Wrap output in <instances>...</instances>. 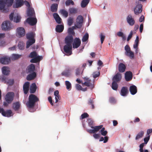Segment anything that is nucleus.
<instances>
[{
    "mask_svg": "<svg viewBox=\"0 0 152 152\" xmlns=\"http://www.w3.org/2000/svg\"><path fill=\"white\" fill-rule=\"evenodd\" d=\"M39 101L38 97L34 94H31L28 97V101L26 104V105L29 109L30 112H31L30 109L34 108L36 103Z\"/></svg>",
    "mask_w": 152,
    "mask_h": 152,
    "instance_id": "nucleus-1",
    "label": "nucleus"
},
{
    "mask_svg": "<svg viewBox=\"0 0 152 152\" xmlns=\"http://www.w3.org/2000/svg\"><path fill=\"white\" fill-rule=\"evenodd\" d=\"M14 0H0V10H2L4 12H8V7L11 6Z\"/></svg>",
    "mask_w": 152,
    "mask_h": 152,
    "instance_id": "nucleus-2",
    "label": "nucleus"
},
{
    "mask_svg": "<svg viewBox=\"0 0 152 152\" xmlns=\"http://www.w3.org/2000/svg\"><path fill=\"white\" fill-rule=\"evenodd\" d=\"M14 96V93L13 92H10L7 93L4 98L6 102H3L4 106L7 107L9 104L11 103L13 100Z\"/></svg>",
    "mask_w": 152,
    "mask_h": 152,
    "instance_id": "nucleus-3",
    "label": "nucleus"
},
{
    "mask_svg": "<svg viewBox=\"0 0 152 152\" xmlns=\"http://www.w3.org/2000/svg\"><path fill=\"white\" fill-rule=\"evenodd\" d=\"M85 82L82 83L83 86H86L90 87V88L92 89L94 87V86L93 82H91V80L88 78L86 77L83 78Z\"/></svg>",
    "mask_w": 152,
    "mask_h": 152,
    "instance_id": "nucleus-4",
    "label": "nucleus"
},
{
    "mask_svg": "<svg viewBox=\"0 0 152 152\" xmlns=\"http://www.w3.org/2000/svg\"><path fill=\"white\" fill-rule=\"evenodd\" d=\"M1 27L3 30L6 31L10 30L11 28L10 21L6 20L3 22L1 24Z\"/></svg>",
    "mask_w": 152,
    "mask_h": 152,
    "instance_id": "nucleus-5",
    "label": "nucleus"
},
{
    "mask_svg": "<svg viewBox=\"0 0 152 152\" xmlns=\"http://www.w3.org/2000/svg\"><path fill=\"white\" fill-rule=\"evenodd\" d=\"M125 50H126L125 54L126 56H129L131 59L134 58V53L131 50L130 48L128 45H127L125 46Z\"/></svg>",
    "mask_w": 152,
    "mask_h": 152,
    "instance_id": "nucleus-6",
    "label": "nucleus"
},
{
    "mask_svg": "<svg viewBox=\"0 0 152 152\" xmlns=\"http://www.w3.org/2000/svg\"><path fill=\"white\" fill-rule=\"evenodd\" d=\"M83 21V18L81 15H78L77 17L76 23L75 24V26L78 28H80L82 25Z\"/></svg>",
    "mask_w": 152,
    "mask_h": 152,
    "instance_id": "nucleus-7",
    "label": "nucleus"
},
{
    "mask_svg": "<svg viewBox=\"0 0 152 152\" xmlns=\"http://www.w3.org/2000/svg\"><path fill=\"white\" fill-rule=\"evenodd\" d=\"M11 61L10 57L8 56H5L0 58V63L3 64H8Z\"/></svg>",
    "mask_w": 152,
    "mask_h": 152,
    "instance_id": "nucleus-8",
    "label": "nucleus"
},
{
    "mask_svg": "<svg viewBox=\"0 0 152 152\" xmlns=\"http://www.w3.org/2000/svg\"><path fill=\"white\" fill-rule=\"evenodd\" d=\"M25 34V29L23 27H20L17 28L16 35L19 37H22L24 36Z\"/></svg>",
    "mask_w": 152,
    "mask_h": 152,
    "instance_id": "nucleus-9",
    "label": "nucleus"
},
{
    "mask_svg": "<svg viewBox=\"0 0 152 152\" xmlns=\"http://www.w3.org/2000/svg\"><path fill=\"white\" fill-rule=\"evenodd\" d=\"M72 45L66 44L64 47V52L68 54V56H69L72 54Z\"/></svg>",
    "mask_w": 152,
    "mask_h": 152,
    "instance_id": "nucleus-10",
    "label": "nucleus"
},
{
    "mask_svg": "<svg viewBox=\"0 0 152 152\" xmlns=\"http://www.w3.org/2000/svg\"><path fill=\"white\" fill-rule=\"evenodd\" d=\"M103 126L100 125L97 126H92L91 128L94 129H88L87 132L90 134L94 133L97 132L99 130L101 129Z\"/></svg>",
    "mask_w": 152,
    "mask_h": 152,
    "instance_id": "nucleus-11",
    "label": "nucleus"
},
{
    "mask_svg": "<svg viewBox=\"0 0 152 152\" xmlns=\"http://www.w3.org/2000/svg\"><path fill=\"white\" fill-rule=\"evenodd\" d=\"M81 41L80 39L78 38H75L72 43L73 48H77L80 45Z\"/></svg>",
    "mask_w": 152,
    "mask_h": 152,
    "instance_id": "nucleus-12",
    "label": "nucleus"
},
{
    "mask_svg": "<svg viewBox=\"0 0 152 152\" xmlns=\"http://www.w3.org/2000/svg\"><path fill=\"white\" fill-rule=\"evenodd\" d=\"M73 41V37L72 35H71L67 36L65 39V43L66 44L72 45Z\"/></svg>",
    "mask_w": 152,
    "mask_h": 152,
    "instance_id": "nucleus-13",
    "label": "nucleus"
},
{
    "mask_svg": "<svg viewBox=\"0 0 152 152\" xmlns=\"http://www.w3.org/2000/svg\"><path fill=\"white\" fill-rule=\"evenodd\" d=\"M26 22L30 25L33 26L37 23V19L36 18L29 17L27 18Z\"/></svg>",
    "mask_w": 152,
    "mask_h": 152,
    "instance_id": "nucleus-14",
    "label": "nucleus"
},
{
    "mask_svg": "<svg viewBox=\"0 0 152 152\" xmlns=\"http://www.w3.org/2000/svg\"><path fill=\"white\" fill-rule=\"evenodd\" d=\"M1 114L4 116L9 117L12 115V112L10 110H7L5 111L4 109H2Z\"/></svg>",
    "mask_w": 152,
    "mask_h": 152,
    "instance_id": "nucleus-15",
    "label": "nucleus"
},
{
    "mask_svg": "<svg viewBox=\"0 0 152 152\" xmlns=\"http://www.w3.org/2000/svg\"><path fill=\"white\" fill-rule=\"evenodd\" d=\"M132 74L131 71H127L125 74V78L127 81L131 80L132 78Z\"/></svg>",
    "mask_w": 152,
    "mask_h": 152,
    "instance_id": "nucleus-16",
    "label": "nucleus"
},
{
    "mask_svg": "<svg viewBox=\"0 0 152 152\" xmlns=\"http://www.w3.org/2000/svg\"><path fill=\"white\" fill-rule=\"evenodd\" d=\"M126 20L127 22L131 26L134 25L135 23L134 19L132 18V16L130 15H129L127 17Z\"/></svg>",
    "mask_w": 152,
    "mask_h": 152,
    "instance_id": "nucleus-17",
    "label": "nucleus"
},
{
    "mask_svg": "<svg viewBox=\"0 0 152 152\" xmlns=\"http://www.w3.org/2000/svg\"><path fill=\"white\" fill-rule=\"evenodd\" d=\"M142 5L140 4L137 5L134 10V13L136 15H138L142 12Z\"/></svg>",
    "mask_w": 152,
    "mask_h": 152,
    "instance_id": "nucleus-18",
    "label": "nucleus"
},
{
    "mask_svg": "<svg viewBox=\"0 0 152 152\" xmlns=\"http://www.w3.org/2000/svg\"><path fill=\"white\" fill-rule=\"evenodd\" d=\"M122 78L121 74L120 72L117 73L113 77V81L118 82Z\"/></svg>",
    "mask_w": 152,
    "mask_h": 152,
    "instance_id": "nucleus-19",
    "label": "nucleus"
},
{
    "mask_svg": "<svg viewBox=\"0 0 152 152\" xmlns=\"http://www.w3.org/2000/svg\"><path fill=\"white\" fill-rule=\"evenodd\" d=\"M30 86V83L28 82H25L23 85V89L25 94H26L28 93Z\"/></svg>",
    "mask_w": 152,
    "mask_h": 152,
    "instance_id": "nucleus-20",
    "label": "nucleus"
},
{
    "mask_svg": "<svg viewBox=\"0 0 152 152\" xmlns=\"http://www.w3.org/2000/svg\"><path fill=\"white\" fill-rule=\"evenodd\" d=\"M35 69V66L33 64H31L28 66L26 70L27 73H32L34 72V71Z\"/></svg>",
    "mask_w": 152,
    "mask_h": 152,
    "instance_id": "nucleus-21",
    "label": "nucleus"
},
{
    "mask_svg": "<svg viewBox=\"0 0 152 152\" xmlns=\"http://www.w3.org/2000/svg\"><path fill=\"white\" fill-rule=\"evenodd\" d=\"M23 4V0H16L15 4L13 6V8H18L22 6Z\"/></svg>",
    "mask_w": 152,
    "mask_h": 152,
    "instance_id": "nucleus-22",
    "label": "nucleus"
},
{
    "mask_svg": "<svg viewBox=\"0 0 152 152\" xmlns=\"http://www.w3.org/2000/svg\"><path fill=\"white\" fill-rule=\"evenodd\" d=\"M129 91L127 87H123L121 89L120 94L123 96H126L127 95Z\"/></svg>",
    "mask_w": 152,
    "mask_h": 152,
    "instance_id": "nucleus-23",
    "label": "nucleus"
},
{
    "mask_svg": "<svg viewBox=\"0 0 152 152\" xmlns=\"http://www.w3.org/2000/svg\"><path fill=\"white\" fill-rule=\"evenodd\" d=\"M126 68V65L123 63H120L118 65V71L120 72H124Z\"/></svg>",
    "mask_w": 152,
    "mask_h": 152,
    "instance_id": "nucleus-24",
    "label": "nucleus"
},
{
    "mask_svg": "<svg viewBox=\"0 0 152 152\" xmlns=\"http://www.w3.org/2000/svg\"><path fill=\"white\" fill-rule=\"evenodd\" d=\"M2 73L4 75H8L9 74L10 70L9 67L4 66L2 68Z\"/></svg>",
    "mask_w": 152,
    "mask_h": 152,
    "instance_id": "nucleus-25",
    "label": "nucleus"
},
{
    "mask_svg": "<svg viewBox=\"0 0 152 152\" xmlns=\"http://www.w3.org/2000/svg\"><path fill=\"white\" fill-rule=\"evenodd\" d=\"M129 91L132 95L135 94L137 92L136 86L134 85L130 86L129 88Z\"/></svg>",
    "mask_w": 152,
    "mask_h": 152,
    "instance_id": "nucleus-26",
    "label": "nucleus"
},
{
    "mask_svg": "<svg viewBox=\"0 0 152 152\" xmlns=\"http://www.w3.org/2000/svg\"><path fill=\"white\" fill-rule=\"evenodd\" d=\"M35 34L33 32H31L26 34V38L29 40H32L33 39H35L34 37Z\"/></svg>",
    "mask_w": 152,
    "mask_h": 152,
    "instance_id": "nucleus-27",
    "label": "nucleus"
},
{
    "mask_svg": "<svg viewBox=\"0 0 152 152\" xmlns=\"http://www.w3.org/2000/svg\"><path fill=\"white\" fill-rule=\"evenodd\" d=\"M42 58V56H38L33 58L30 60V62L33 63H37L39 62Z\"/></svg>",
    "mask_w": 152,
    "mask_h": 152,
    "instance_id": "nucleus-28",
    "label": "nucleus"
},
{
    "mask_svg": "<svg viewBox=\"0 0 152 152\" xmlns=\"http://www.w3.org/2000/svg\"><path fill=\"white\" fill-rule=\"evenodd\" d=\"M28 75L26 77V79L28 80H31L34 79L36 76V73L33 72Z\"/></svg>",
    "mask_w": 152,
    "mask_h": 152,
    "instance_id": "nucleus-29",
    "label": "nucleus"
},
{
    "mask_svg": "<svg viewBox=\"0 0 152 152\" xmlns=\"http://www.w3.org/2000/svg\"><path fill=\"white\" fill-rule=\"evenodd\" d=\"M20 104L19 102H14L12 104V108L15 111L19 110L20 107Z\"/></svg>",
    "mask_w": 152,
    "mask_h": 152,
    "instance_id": "nucleus-30",
    "label": "nucleus"
},
{
    "mask_svg": "<svg viewBox=\"0 0 152 152\" xmlns=\"http://www.w3.org/2000/svg\"><path fill=\"white\" fill-rule=\"evenodd\" d=\"M53 15L56 22L58 24H60L61 22V19L60 17L58 14L56 13H54Z\"/></svg>",
    "mask_w": 152,
    "mask_h": 152,
    "instance_id": "nucleus-31",
    "label": "nucleus"
},
{
    "mask_svg": "<svg viewBox=\"0 0 152 152\" xmlns=\"http://www.w3.org/2000/svg\"><path fill=\"white\" fill-rule=\"evenodd\" d=\"M139 43V37L137 36L136 39L134 41V43L133 45V48H134L136 49L135 52L137 53V49H138V46Z\"/></svg>",
    "mask_w": 152,
    "mask_h": 152,
    "instance_id": "nucleus-32",
    "label": "nucleus"
},
{
    "mask_svg": "<svg viewBox=\"0 0 152 152\" xmlns=\"http://www.w3.org/2000/svg\"><path fill=\"white\" fill-rule=\"evenodd\" d=\"M37 86L36 84L35 83H32L30 89V93L31 94L34 93L35 92Z\"/></svg>",
    "mask_w": 152,
    "mask_h": 152,
    "instance_id": "nucleus-33",
    "label": "nucleus"
},
{
    "mask_svg": "<svg viewBox=\"0 0 152 152\" xmlns=\"http://www.w3.org/2000/svg\"><path fill=\"white\" fill-rule=\"evenodd\" d=\"M64 29V26L62 25H57L56 28V31L57 32L61 33L62 32Z\"/></svg>",
    "mask_w": 152,
    "mask_h": 152,
    "instance_id": "nucleus-34",
    "label": "nucleus"
},
{
    "mask_svg": "<svg viewBox=\"0 0 152 152\" xmlns=\"http://www.w3.org/2000/svg\"><path fill=\"white\" fill-rule=\"evenodd\" d=\"M117 35L118 37H121L123 41H125L126 40V36L123 32L118 31L117 33Z\"/></svg>",
    "mask_w": 152,
    "mask_h": 152,
    "instance_id": "nucleus-35",
    "label": "nucleus"
},
{
    "mask_svg": "<svg viewBox=\"0 0 152 152\" xmlns=\"http://www.w3.org/2000/svg\"><path fill=\"white\" fill-rule=\"evenodd\" d=\"M83 69L82 70L81 68H78L76 70L75 75L78 76L81 75L83 72Z\"/></svg>",
    "mask_w": 152,
    "mask_h": 152,
    "instance_id": "nucleus-36",
    "label": "nucleus"
},
{
    "mask_svg": "<svg viewBox=\"0 0 152 152\" xmlns=\"http://www.w3.org/2000/svg\"><path fill=\"white\" fill-rule=\"evenodd\" d=\"M58 5L57 4H53L50 7L51 11L52 12H56L57 10Z\"/></svg>",
    "mask_w": 152,
    "mask_h": 152,
    "instance_id": "nucleus-37",
    "label": "nucleus"
},
{
    "mask_svg": "<svg viewBox=\"0 0 152 152\" xmlns=\"http://www.w3.org/2000/svg\"><path fill=\"white\" fill-rule=\"evenodd\" d=\"M90 0H82L81 3V6L82 8L85 7L88 4Z\"/></svg>",
    "mask_w": 152,
    "mask_h": 152,
    "instance_id": "nucleus-38",
    "label": "nucleus"
},
{
    "mask_svg": "<svg viewBox=\"0 0 152 152\" xmlns=\"http://www.w3.org/2000/svg\"><path fill=\"white\" fill-rule=\"evenodd\" d=\"M34 13V11L31 8H28L27 12V16L29 17L33 16Z\"/></svg>",
    "mask_w": 152,
    "mask_h": 152,
    "instance_id": "nucleus-39",
    "label": "nucleus"
},
{
    "mask_svg": "<svg viewBox=\"0 0 152 152\" xmlns=\"http://www.w3.org/2000/svg\"><path fill=\"white\" fill-rule=\"evenodd\" d=\"M21 56V55L13 54L12 55L11 59L13 60H16L20 58Z\"/></svg>",
    "mask_w": 152,
    "mask_h": 152,
    "instance_id": "nucleus-40",
    "label": "nucleus"
},
{
    "mask_svg": "<svg viewBox=\"0 0 152 152\" xmlns=\"http://www.w3.org/2000/svg\"><path fill=\"white\" fill-rule=\"evenodd\" d=\"M35 42V39H33L32 40H28V41L26 42V48H28L31 45L34 43Z\"/></svg>",
    "mask_w": 152,
    "mask_h": 152,
    "instance_id": "nucleus-41",
    "label": "nucleus"
},
{
    "mask_svg": "<svg viewBox=\"0 0 152 152\" xmlns=\"http://www.w3.org/2000/svg\"><path fill=\"white\" fill-rule=\"evenodd\" d=\"M117 82L113 81L112 84V88L114 90H117L118 88V85L117 83Z\"/></svg>",
    "mask_w": 152,
    "mask_h": 152,
    "instance_id": "nucleus-42",
    "label": "nucleus"
},
{
    "mask_svg": "<svg viewBox=\"0 0 152 152\" xmlns=\"http://www.w3.org/2000/svg\"><path fill=\"white\" fill-rule=\"evenodd\" d=\"M75 27L74 26H73L72 28L70 27L68 28V32L69 34H72V35H74L75 34V32L74 31V29L75 28Z\"/></svg>",
    "mask_w": 152,
    "mask_h": 152,
    "instance_id": "nucleus-43",
    "label": "nucleus"
},
{
    "mask_svg": "<svg viewBox=\"0 0 152 152\" xmlns=\"http://www.w3.org/2000/svg\"><path fill=\"white\" fill-rule=\"evenodd\" d=\"M69 11L71 14H76L77 12V10L76 8H70L69 9Z\"/></svg>",
    "mask_w": 152,
    "mask_h": 152,
    "instance_id": "nucleus-44",
    "label": "nucleus"
},
{
    "mask_svg": "<svg viewBox=\"0 0 152 152\" xmlns=\"http://www.w3.org/2000/svg\"><path fill=\"white\" fill-rule=\"evenodd\" d=\"M144 134V132L143 131H141L137 135L135 139L137 140L141 138L143 135Z\"/></svg>",
    "mask_w": 152,
    "mask_h": 152,
    "instance_id": "nucleus-45",
    "label": "nucleus"
},
{
    "mask_svg": "<svg viewBox=\"0 0 152 152\" xmlns=\"http://www.w3.org/2000/svg\"><path fill=\"white\" fill-rule=\"evenodd\" d=\"M60 12L65 18L67 17L68 16V13L65 10H61L60 11Z\"/></svg>",
    "mask_w": 152,
    "mask_h": 152,
    "instance_id": "nucleus-46",
    "label": "nucleus"
},
{
    "mask_svg": "<svg viewBox=\"0 0 152 152\" xmlns=\"http://www.w3.org/2000/svg\"><path fill=\"white\" fill-rule=\"evenodd\" d=\"M21 17L19 15L15 16L13 18V21L15 22L18 23L20 20Z\"/></svg>",
    "mask_w": 152,
    "mask_h": 152,
    "instance_id": "nucleus-47",
    "label": "nucleus"
},
{
    "mask_svg": "<svg viewBox=\"0 0 152 152\" xmlns=\"http://www.w3.org/2000/svg\"><path fill=\"white\" fill-rule=\"evenodd\" d=\"M89 35L88 33H86L83 37L82 39L83 42H86L88 39Z\"/></svg>",
    "mask_w": 152,
    "mask_h": 152,
    "instance_id": "nucleus-48",
    "label": "nucleus"
},
{
    "mask_svg": "<svg viewBox=\"0 0 152 152\" xmlns=\"http://www.w3.org/2000/svg\"><path fill=\"white\" fill-rule=\"evenodd\" d=\"M94 102L93 99H90L88 100V103L89 105H91L92 109L94 108Z\"/></svg>",
    "mask_w": 152,
    "mask_h": 152,
    "instance_id": "nucleus-49",
    "label": "nucleus"
},
{
    "mask_svg": "<svg viewBox=\"0 0 152 152\" xmlns=\"http://www.w3.org/2000/svg\"><path fill=\"white\" fill-rule=\"evenodd\" d=\"M70 70L68 69L67 71H64L61 73L62 75L68 77L70 75Z\"/></svg>",
    "mask_w": 152,
    "mask_h": 152,
    "instance_id": "nucleus-50",
    "label": "nucleus"
},
{
    "mask_svg": "<svg viewBox=\"0 0 152 152\" xmlns=\"http://www.w3.org/2000/svg\"><path fill=\"white\" fill-rule=\"evenodd\" d=\"M65 4L66 6H68L70 4L73 5L74 4V3L72 0H67L65 2Z\"/></svg>",
    "mask_w": 152,
    "mask_h": 152,
    "instance_id": "nucleus-51",
    "label": "nucleus"
},
{
    "mask_svg": "<svg viewBox=\"0 0 152 152\" xmlns=\"http://www.w3.org/2000/svg\"><path fill=\"white\" fill-rule=\"evenodd\" d=\"M65 85L66 86V88L67 89H69L71 88V84L70 82L68 81H66L65 82Z\"/></svg>",
    "mask_w": 152,
    "mask_h": 152,
    "instance_id": "nucleus-52",
    "label": "nucleus"
},
{
    "mask_svg": "<svg viewBox=\"0 0 152 152\" xmlns=\"http://www.w3.org/2000/svg\"><path fill=\"white\" fill-rule=\"evenodd\" d=\"M14 80L13 79L7 80L6 83L8 84L9 86H11L14 83Z\"/></svg>",
    "mask_w": 152,
    "mask_h": 152,
    "instance_id": "nucleus-53",
    "label": "nucleus"
},
{
    "mask_svg": "<svg viewBox=\"0 0 152 152\" xmlns=\"http://www.w3.org/2000/svg\"><path fill=\"white\" fill-rule=\"evenodd\" d=\"M73 20V18L72 17H69L68 20V24L70 26L72 25Z\"/></svg>",
    "mask_w": 152,
    "mask_h": 152,
    "instance_id": "nucleus-54",
    "label": "nucleus"
},
{
    "mask_svg": "<svg viewBox=\"0 0 152 152\" xmlns=\"http://www.w3.org/2000/svg\"><path fill=\"white\" fill-rule=\"evenodd\" d=\"M54 95L55 96V99L56 100L55 103H56L58 102V100L57 99V96L59 95V91L58 90H56L54 92Z\"/></svg>",
    "mask_w": 152,
    "mask_h": 152,
    "instance_id": "nucleus-55",
    "label": "nucleus"
},
{
    "mask_svg": "<svg viewBox=\"0 0 152 152\" xmlns=\"http://www.w3.org/2000/svg\"><path fill=\"white\" fill-rule=\"evenodd\" d=\"M18 46L19 49L22 50L24 48V44L22 42H20L18 45Z\"/></svg>",
    "mask_w": 152,
    "mask_h": 152,
    "instance_id": "nucleus-56",
    "label": "nucleus"
},
{
    "mask_svg": "<svg viewBox=\"0 0 152 152\" xmlns=\"http://www.w3.org/2000/svg\"><path fill=\"white\" fill-rule=\"evenodd\" d=\"M37 53L35 51L31 52L30 55V57L31 58H33L37 56Z\"/></svg>",
    "mask_w": 152,
    "mask_h": 152,
    "instance_id": "nucleus-57",
    "label": "nucleus"
},
{
    "mask_svg": "<svg viewBox=\"0 0 152 152\" xmlns=\"http://www.w3.org/2000/svg\"><path fill=\"white\" fill-rule=\"evenodd\" d=\"M89 115L87 113H84L81 115L80 119H83L86 118L88 117Z\"/></svg>",
    "mask_w": 152,
    "mask_h": 152,
    "instance_id": "nucleus-58",
    "label": "nucleus"
},
{
    "mask_svg": "<svg viewBox=\"0 0 152 152\" xmlns=\"http://www.w3.org/2000/svg\"><path fill=\"white\" fill-rule=\"evenodd\" d=\"M0 79H1V81L2 82H4V83H6L8 79L7 78V77L5 76H3L2 77H1L0 78Z\"/></svg>",
    "mask_w": 152,
    "mask_h": 152,
    "instance_id": "nucleus-59",
    "label": "nucleus"
},
{
    "mask_svg": "<svg viewBox=\"0 0 152 152\" xmlns=\"http://www.w3.org/2000/svg\"><path fill=\"white\" fill-rule=\"evenodd\" d=\"M133 35V31H131L129 34L127 39V41H129V40L132 38Z\"/></svg>",
    "mask_w": 152,
    "mask_h": 152,
    "instance_id": "nucleus-60",
    "label": "nucleus"
},
{
    "mask_svg": "<svg viewBox=\"0 0 152 152\" xmlns=\"http://www.w3.org/2000/svg\"><path fill=\"white\" fill-rule=\"evenodd\" d=\"M101 41L102 44L105 38V36L103 35V34L101 33L100 34Z\"/></svg>",
    "mask_w": 152,
    "mask_h": 152,
    "instance_id": "nucleus-61",
    "label": "nucleus"
},
{
    "mask_svg": "<svg viewBox=\"0 0 152 152\" xmlns=\"http://www.w3.org/2000/svg\"><path fill=\"white\" fill-rule=\"evenodd\" d=\"M150 135H148L147 137L145 138L144 139V143L145 144H147L150 139Z\"/></svg>",
    "mask_w": 152,
    "mask_h": 152,
    "instance_id": "nucleus-62",
    "label": "nucleus"
},
{
    "mask_svg": "<svg viewBox=\"0 0 152 152\" xmlns=\"http://www.w3.org/2000/svg\"><path fill=\"white\" fill-rule=\"evenodd\" d=\"M93 75L94 78H95L99 76L100 72H98L96 73L94 72L93 73Z\"/></svg>",
    "mask_w": 152,
    "mask_h": 152,
    "instance_id": "nucleus-63",
    "label": "nucleus"
},
{
    "mask_svg": "<svg viewBox=\"0 0 152 152\" xmlns=\"http://www.w3.org/2000/svg\"><path fill=\"white\" fill-rule=\"evenodd\" d=\"M75 87L76 89L78 90H81V89H82V86L79 84H76Z\"/></svg>",
    "mask_w": 152,
    "mask_h": 152,
    "instance_id": "nucleus-64",
    "label": "nucleus"
}]
</instances>
